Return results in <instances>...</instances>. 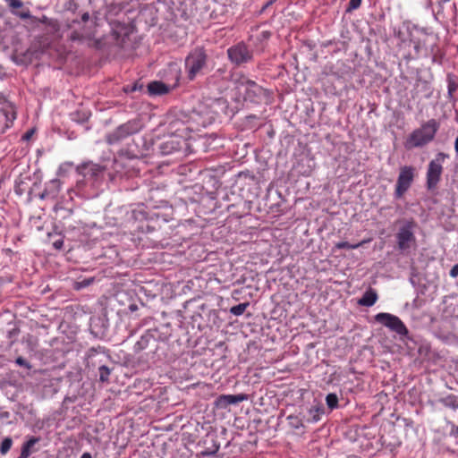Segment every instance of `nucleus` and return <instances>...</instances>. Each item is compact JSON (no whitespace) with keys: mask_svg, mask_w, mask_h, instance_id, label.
<instances>
[{"mask_svg":"<svg viewBox=\"0 0 458 458\" xmlns=\"http://www.w3.org/2000/svg\"><path fill=\"white\" fill-rule=\"evenodd\" d=\"M438 128L439 124L435 119L428 120L410 134L405 141V148L411 149L425 146L434 140Z\"/></svg>","mask_w":458,"mask_h":458,"instance_id":"nucleus-1","label":"nucleus"},{"mask_svg":"<svg viewBox=\"0 0 458 458\" xmlns=\"http://www.w3.org/2000/svg\"><path fill=\"white\" fill-rule=\"evenodd\" d=\"M207 63V55L202 47H197L192 50L185 60V67L190 80H193L196 75L204 68Z\"/></svg>","mask_w":458,"mask_h":458,"instance_id":"nucleus-2","label":"nucleus"},{"mask_svg":"<svg viewBox=\"0 0 458 458\" xmlns=\"http://www.w3.org/2000/svg\"><path fill=\"white\" fill-rule=\"evenodd\" d=\"M447 157L446 154L439 152L436 158L429 162L427 172V186L428 189H434L440 181L443 172L442 163Z\"/></svg>","mask_w":458,"mask_h":458,"instance_id":"nucleus-3","label":"nucleus"},{"mask_svg":"<svg viewBox=\"0 0 458 458\" xmlns=\"http://www.w3.org/2000/svg\"><path fill=\"white\" fill-rule=\"evenodd\" d=\"M375 320L398 335H405L408 333L403 321L398 317L390 313H378L375 316Z\"/></svg>","mask_w":458,"mask_h":458,"instance_id":"nucleus-4","label":"nucleus"},{"mask_svg":"<svg viewBox=\"0 0 458 458\" xmlns=\"http://www.w3.org/2000/svg\"><path fill=\"white\" fill-rule=\"evenodd\" d=\"M414 177V168L411 166H403L400 170L397 179L395 194L401 197L411 186Z\"/></svg>","mask_w":458,"mask_h":458,"instance_id":"nucleus-5","label":"nucleus"},{"mask_svg":"<svg viewBox=\"0 0 458 458\" xmlns=\"http://www.w3.org/2000/svg\"><path fill=\"white\" fill-rule=\"evenodd\" d=\"M413 223H407L402 226L396 235L398 248L402 250L410 249L415 243V236L412 232Z\"/></svg>","mask_w":458,"mask_h":458,"instance_id":"nucleus-6","label":"nucleus"},{"mask_svg":"<svg viewBox=\"0 0 458 458\" xmlns=\"http://www.w3.org/2000/svg\"><path fill=\"white\" fill-rule=\"evenodd\" d=\"M228 56L230 60L236 64L248 62L251 59V54L245 45L238 44L228 49Z\"/></svg>","mask_w":458,"mask_h":458,"instance_id":"nucleus-7","label":"nucleus"},{"mask_svg":"<svg viewBox=\"0 0 458 458\" xmlns=\"http://www.w3.org/2000/svg\"><path fill=\"white\" fill-rule=\"evenodd\" d=\"M248 400L245 394H222L215 401V406L219 409H225L231 404H236Z\"/></svg>","mask_w":458,"mask_h":458,"instance_id":"nucleus-8","label":"nucleus"},{"mask_svg":"<svg viewBox=\"0 0 458 458\" xmlns=\"http://www.w3.org/2000/svg\"><path fill=\"white\" fill-rule=\"evenodd\" d=\"M182 143H184V142L181 139L171 138L162 143V145L160 147L161 152L164 155H169L175 151H178L182 148Z\"/></svg>","mask_w":458,"mask_h":458,"instance_id":"nucleus-9","label":"nucleus"},{"mask_svg":"<svg viewBox=\"0 0 458 458\" xmlns=\"http://www.w3.org/2000/svg\"><path fill=\"white\" fill-rule=\"evenodd\" d=\"M244 88L246 90V97L252 98L261 94L262 89L258 86L254 81L248 79H243L239 82V89Z\"/></svg>","mask_w":458,"mask_h":458,"instance_id":"nucleus-10","label":"nucleus"},{"mask_svg":"<svg viewBox=\"0 0 458 458\" xmlns=\"http://www.w3.org/2000/svg\"><path fill=\"white\" fill-rule=\"evenodd\" d=\"M140 128V125L139 123L136 121H131L120 126L116 131V134L118 138L125 137L137 132Z\"/></svg>","mask_w":458,"mask_h":458,"instance_id":"nucleus-11","label":"nucleus"},{"mask_svg":"<svg viewBox=\"0 0 458 458\" xmlns=\"http://www.w3.org/2000/svg\"><path fill=\"white\" fill-rule=\"evenodd\" d=\"M148 90L150 95H162L169 91V88L161 81H152L148 85Z\"/></svg>","mask_w":458,"mask_h":458,"instance_id":"nucleus-12","label":"nucleus"},{"mask_svg":"<svg viewBox=\"0 0 458 458\" xmlns=\"http://www.w3.org/2000/svg\"><path fill=\"white\" fill-rule=\"evenodd\" d=\"M377 300V293L369 289L365 292L363 296L358 301V303L361 306L370 307L375 304Z\"/></svg>","mask_w":458,"mask_h":458,"instance_id":"nucleus-13","label":"nucleus"},{"mask_svg":"<svg viewBox=\"0 0 458 458\" xmlns=\"http://www.w3.org/2000/svg\"><path fill=\"white\" fill-rule=\"evenodd\" d=\"M324 414V407L322 404L320 403H317L315 405H313L310 410H309V418H308V421L309 422H317L320 420L321 416Z\"/></svg>","mask_w":458,"mask_h":458,"instance_id":"nucleus-14","label":"nucleus"},{"mask_svg":"<svg viewBox=\"0 0 458 458\" xmlns=\"http://www.w3.org/2000/svg\"><path fill=\"white\" fill-rule=\"evenodd\" d=\"M371 242V239L369 238V239H365V240H362L361 242L356 243V244H350L349 242H337L335 244V248L337 249H357L360 246H363L364 244L366 243H369Z\"/></svg>","mask_w":458,"mask_h":458,"instance_id":"nucleus-15","label":"nucleus"},{"mask_svg":"<svg viewBox=\"0 0 458 458\" xmlns=\"http://www.w3.org/2000/svg\"><path fill=\"white\" fill-rule=\"evenodd\" d=\"M249 306V303L248 302H244V303H240L238 305H235V306H233L231 309H230V312L234 315V316H241L242 314L244 313V311L246 310L247 307Z\"/></svg>","mask_w":458,"mask_h":458,"instance_id":"nucleus-16","label":"nucleus"},{"mask_svg":"<svg viewBox=\"0 0 458 458\" xmlns=\"http://www.w3.org/2000/svg\"><path fill=\"white\" fill-rule=\"evenodd\" d=\"M326 402L328 408L333 410L338 405V397L335 394H328L326 397Z\"/></svg>","mask_w":458,"mask_h":458,"instance_id":"nucleus-17","label":"nucleus"},{"mask_svg":"<svg viewBox=\"0 0 458 458\" xmlns=\"http://www.w3.org/2000/svg\"><path fill=\"white\" fill-rule=\"evenodd\" d=\"M39 437H30L26 443L23 444L21 450L27 451L29 454H31V449L35 444L39 442Z\"/></svg>","mask_w":458,"mask_h":458,"instance_id":"nucleus-18","label":"nucleus"},{"mask_svg":"<svg viewBox=\"0 0 458 458\" xmlns=\"http://www.w3.org/2000/svg\"><path fill=\"white\" fill-rule=\"evenodd\" d=\"M12 444L13 440L10 437L4 438L1 443L0 453L5 454L10 450Z\"/></svg>","mask_w":458,"mask_h":458,"instance_id":"nucleus-19","label":"nucleus"},{"mask_svg":"<svg viewBox=\"0 0 458 458\" xmlns=\"http://www.w3.org/2000/svg\"><path fill=\"white\" fill-rule=\"evenodd\" d=\"M109 375H110V369L106 366L103 365L99 368V379L102 382L107 381Z\"/></svg>","mask_w":458,"mask_h":458,"instance_id":"nucleus-20","label":"nucleus"},{"mask_svg":"<svg viewBox=\"0 0 458 458\" xmlns=\"http://www.w3.org/2000/svg\"><path fill=\"white\" fill-rule=\"evenodd\" d=\"M93 281H94V278L90 277V278H88V279H84V280H82L81 282H76L75 284H74V288L76 290H81V289H82L84 287H87L89 284H91Z\"/></svg>","mask_w":458,"mask_h":458,"instance_id":"nucleus-21","label":"nucleus"},{"mask_svg":"<svg viewBox=\"0 0 458 458\" xmlns=\"http://www.w3.org/2000/svg\"><path fill=\"white\" fill-rule=\"evenodd\" d=\"M360 4H361V0H350L349 5H348V8L346 11L351 12L352 10H355L360 7Z\"/></svg>","mask_w":458,"mask_h":458,"instance_id":"nucleus-22","label":"nucleus"},{"mask_svg":"<svg viewBox=\"0 0 458 458\" xmlns=\"http://www.w3.org/2000/svg\"><path fill=\"white\" fill-rule=\"evenodd\" d=\"M9 4V6L13 8V9H18V8H21L22 6V2L21 0H10L8 2Z\"/></svg>","mask_w":458,"mask_h":458,"instance_id":"nucleus-23","label":"nucleus"},{"mask_svg":"<svg viewBox=\"0 0 458 458\" xmlns=\"http://www.w3.org/2000/svg\"><path fill=\"white\" fill-rule=\"evenodd\" d=\"M7 115L5 114V113L3 111V110H0V125L3 124L4 127H7L8 126V123H7Z\"/></svg>","mask_w":458,"mask_h":458,"instance_id":"nucleus-24","label":"nucleus"},{"mask_svg":"<svg viewBox=\"0 0 458 458\" xmlns=\"http://www.w3.org/2000/svg\"><path fill=\"white\" fill-rule=\"evenodd\" d=\"M16 363L20 366H24L28 369L30 368V364L22 357H18L16 359Z\"/></svg>","mask_w":458,"mask_h":458,"instance_id":"nucleus-25","label":"nucleus"},{"mask_svg":"<svg viewBox=\"0 0 458 458\" xmlns=\"http://www.w3.org/2000/svg\"><path fill=\"white\" fill-rule=\"evenodd\" d=\"M450 276L454 278L458 276V263L454 265L450 270Z\"/></svg>","mask_w":458,"mask_h":458,"instance_id":"nucleus-26","label":"nucleus"},{"mask_svg":"<svg viewBox=\"0 0 458 458\" xmlns=\"http://www.w3.org/2000/svg\"><path fill=\"white\" fill-rule=\"evenodd\" d=\"M16 15H18L19 17H21V19H28L30 17V11H23V12H21V13H16Z\"/></svg>","mask_w":458,"mask_h":458,"instance_id":"nucleus-27","label":"nucleus"},{"mask_svg":"<svg viewBox=\"0 0 458 458\" xmlns=\"http://www.w3.org/2000/svg\"><path fill=\"white\" fill-rule=\"evenodd\" d=\"M54 247L57 250H60L62 247H63V241L62 240H58L56 242H54Z\"/></svg>","mask_w":458,"mask_h":458,"instance_id":"nucleus-28","label":"nucleus"},{"mask_svg":"<svg viewBox=\"0 0 458 458\" xmlns=\"http://www.w3.org/2000/svg\"><path fill=\"white\" fill-rule=\"evenodd\" d=\"M71 39L72 40L81 39V37L79 36V34L77 32H72L71 35Z\"/></svg>","mask_w":458,"mask_h":458,"instance_id":"nucleus-29","label":"nucleus"},{"mask_svg":"<svg viewBox=\"0 0 458 458\" xmlns=\"http://www.w3.org/2000/svg\"><path fill=\"white\" fill-rule=\"evenodd\" d=\"M30 454L27 453V451L21 450V454L18 458H28Z\"/></svg>","mask_w":458,"mask_h":458,"instance_id":"nucleus-30","label":"nucleus"},{"mask_svg":"<svg viewBox=\"0 0 458 458\" xmlns=\"http://www.w3.org/2000/svg\"><path fill=\"white\" fill-rule=\"evenodd\" d=\"M454 148H455V151L458 153V137L455 139V141H454Z\"/></svg>","mask_w":458,"mask_h":458,"instance_id":"nucleus-31","label":"nucleus"},{"mask_svg":"<svg viewBox=\"0 0 458 458\" xmlns=\"http://www.w3.org/2000/svg\"><path fill=\"white\" fill-rule=\"evenodd\" d=\"M81 458H91V455L89 453H84Z\"/></svg>","mask_w":458,"mask_h":458,"instance_id":"nucleus-32","label":"nucleus"},{"mask_svg":"<svg viewBox=\"0 0 458 458\" xmlns=\"http://www.w3.org/2000/svg\"><path fill=\"white\" fill-rule=\"evenodd\" d=\"M89 13H84V14L82 15V20H83L84 21H88V20H89Z\"/></svg>","mask_w":458,"mask_h":458,"instance_id":"nucleus-33","label":"nucleus"},{"mask_svg":"<svg viewBox=\"0 0 458 458\" xmlns=\"http://www.w3.org/2000/svg\"><path fill=\"white\" fill-rule=\"evenodd\" d=\"M32 131H30V132H27L25 135H24V138L25 139H29L31 135Z\"/></svg>","mask_w":458,"mask_h":458,"instance_id":"nucleus-34","label":"nucleus"},{"mask_svg":"<svg viewBox=\"0 0 458 458\" xmlns=\"http://www.w3.org/2000/svg\"><path fill=\"white\" fill-rule=\"evenodd\" d=\"M275 1H276V0H270V1L267 4V5H266V6H268V5L272 4Z\"/></svg>","mask_w":458,"mask_h":458,"instance_id":"nucleus-35","label":"nucleus"}]
</instances>
